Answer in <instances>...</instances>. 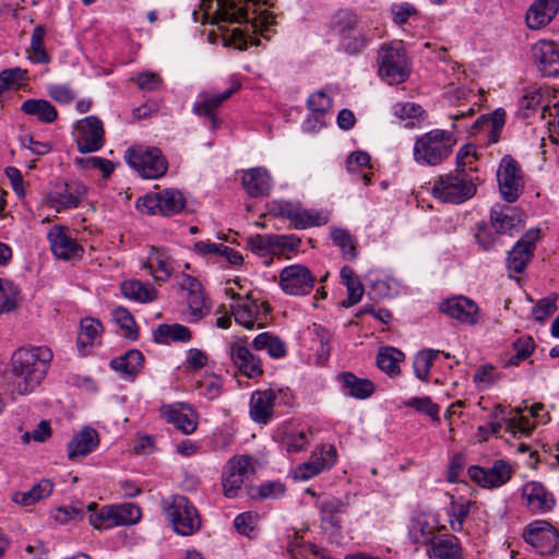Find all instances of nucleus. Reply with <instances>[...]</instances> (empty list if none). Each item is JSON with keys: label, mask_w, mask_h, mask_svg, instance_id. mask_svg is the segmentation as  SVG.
I'll return each mask as SVG.
<instances>
[{"label": "nucleus", "mask_w": 559, "mask_h": 559, "mask_svg": "<svg viewBox=\"0 0 559 559\" xmlns=\"http://www.w3.org/2000/svg\"><path fill=\"white\" fill-rule=\"evenodd\" d=\"M216 8L212 16L205 13L210 24L217 26L227 44L240 50L248 45H258L255 36L269 37V28L275 23L273 13L258 12V0H215Z\"/></svg>", "instance_id": "1"}, {"label": "nucleus", "mask_w": 559, "mask_h": 559, "mask_svg": "<svg viewBox=\"0 0 559 559\" xmlns=\"http://www.w3.org/2000/svg\"><path fill=\"white\" fill-rule=\"evenodd\" d=\"M52 352L45 346L20 348L11 357L12 393L26 395L33 392L45 378Z\"/></svg>", "instance_id": "2"}, {"label": "nucleus", "mask_w": 559, "mask_h": 559, "mask_svg": "<svg viewBox=\"0 0 559 559\" xmlns=\"http://www.w3.org/2000/svg\"><path fill=\"white\" fill-rule=\"evenodd\" d=\"M455 143L456 139L452 132L431 130L416 140L414 159L420 165H439L451 155Z\"/></svg>", "instance_id": "3"}, {"label": "nucleus", "mask_w": 559, "mask_h": 559, "mask_svg": "<svg viewBox=\"0 0 559 559\" xmlns=\"http://www.w3.org/2000/svg\"><path fill=\"white\" fill-rule=\"evenodd\" d=\"M476 185L473 177L464 169H455L435 179L432 194L442 202L461 204L474 197Z\"/></svg>", "instance_id": "4"}, {"label": "nucleus", "mask_w": 559, "mask_h": 559, "mask_svg": "<svg viewBox=\"0 0 559 559\" xmlns=\"http://www.w3.org/2000/svg\"><path fill=\"white\" fill-rule=\"evenodd\" d=\"M163 508L174 531L181 536H191L201 528V516L195 506L182 495L164 500Z\"/></svg>", "instance_id": "5"}, {"label": "nucleus", "mask_w": 559, "mask_h": 559, "mask_svg": "<svg viewBox=\"0 0 559 559\" xmlns=\"http://www.w3.org/2000/svg\"><path fill=\"white\" fill-rule=\"evenodd\" d=\"M379 74L389 84H400L408 78L406 51L401 41L383 45L378 55Z\"/></svg>", "instance_id": "6"}, {"label": "nucleus", "mask_w": 559, "mask_h": 559, "mask_svg": "<svg viewBox=\"0 0 559 559\" xmlns=\"http://www.w3.org/2000/svg\"><path fill=\"white\" fill-rule=\"evenodd\" d=\"M126 160L146 179H157L164 176L168 168L166 158L156 147H130L126 152Z\"/></svg>", "instance_id": "7"}, {"label": "nucleus", "mask_w": 559, "mask_h": 559, "mask_svg": "<svg viewBox=\"0 0 559 559\" xmlns=\"http://www.w3.org/2000/svg\"><path fill=\"white\" fill-rule=\"evenodd\" d=\"M186 206L183 194L176 189H165L158 192L146 193L136 201V209L150 215L173 216L180 213Z\"/></svg>", "instance_id": "8"}, {"label": "nucleus", "mask_w": 559, "mask_h": 559, "mask_svg": "<svg viewBox=\"0 0 559 559\" xmlns=\"http://www.w3.org/2000/svg\"><path fill=\"white\" fill-rule=\"evenodd\" d=\"M358 15L348 9L338 10L331 19V29L342 38V45L349 53L359 52L366 45V38L358 31Z\"/></svg>", "instance_id": "9"}, {"label": "nucleus", "mask_w": 559, "mask_h": 559, "mask_svg": "<svg viewBox=\"0 0 559 559\" xmlns=\"http://www.w3.org/2000/svg\"><path fill=\"white\" fill-rule=\"evenodd\" d=\"M474 109L468 108L466 111L461 110L455 114H452L450 118L453 121H460L464 119L467 116L474 115ZM506 122V111L502 108H498L495 111H492L489 115H481L478 117L472 126L467 127L464 124H456V122L452 123V128L455 130H465L469 134H477L480 131H487L488 132V142L489 143H497L500 139L502 129L504 127Z\"/></svg>", "instance_id": "10"}, {"label": "nucleus", "mask_w": 559, "mask_h": 559, "mask_svg": "<svg viewBox=\"0 0 559 559\" xmlns=\"http://www.w3.org/2000/svg\"><path fill=\"white\" fill-rule=\"evenodd\" d=\"M523 537L542 556L559 552V531L548 521H533L525 527Z\"/></svg>", "instance_id": "11"}, {"label": "nucleus", "mask_w": 559, "mask_h": 559, "mask_svg": "<svg viewBox=\"0 0 559 559\" xmlns=\"http://www.w3.org/2000/svg\"><path fill=\"white\" fill-rule=\"evenodd\" d=\"M253 473L254 467L250 456L241 455L229 459L222 475L224 496L226 498L237 497L246 478Z\"/></svg>", "instance_id": "12"}, {"label": "nucleus", "mask_w": 559, "mask_h": 559, "mask_svg": "<svg viewBox=\"0 0 559 559\" xmlns=\"http://www.w3.org/2000/svg\"><path fill=\"white\" fill-rule=\"evenodd\" d=\"M316 276L304 264H292L280 273V287L290 296H306L310 294L316 284Z\"/></svg>", "instance_id": "13"}, {"label": "nucleus", "mask_w": 559, "mask_h": 559, "mask_svg": "<svg viewBox=\"0 0 559 559\" xmlns=\"http://www.w3.org/2000/svg\"><path fill=\"white\" fill-rule=\"evenodd\" d=\"M497 178L502 199L508 203L515 202L524 187L518 162L511 156L506 155L500 162Z\"/></svg>", "instance_id": "14"}, {"label": "nucleus", "mask_w": 559, "mask_h": 559, "mask_svg": "<svg viewBox=\"0 0 559 559\" xmlns=\"http://www.w3.org/2000/svg\"><path fill=\"white\" fill-rule=\"evenodd\" d=\"M47 239L52 254L58 260H80L84 254V248L70 235L66 226H51L47 233Z\"/></svg>", "instance_id": "15"}, {"label": "nucleus", "mask_w": 559, "mask_h": 559, "mask_svg": "<svg viewBox=\"0 0 559 559\" xmlns=\"http://www.w3.org/2000/svg\"><path fill=\"white\" fill-rule=\"evenodd\" d=\"M469 478L484 488H498L507 484L513 474L511 465L504 460H497L491 467L477 465L467 471Z\"/></svg>", "instance_id": "16"}, {"label": "nucleus", "mask_w": 559, "mask_h": 559, "mask_svg": "<svg viewBox=\"0 0 559 559\" xmlns=\"http://www.w3.org/2000/svg\"><path fill=\"white\" fill-rule=\"evenodd\" d=\"M78 151L87 154L100 150L104 145V127L99 118L88 116L79 121L76 127Z\"/></svg>", "instance_id": "17"}, {"label": "nucleus", "mask_w": 559, "mask_h": 559, "mask_svg": "<svg viewBox=\"0 0 559 559\" xmlns=\"http://www.w3.org/2000/svg\"><path fill=\"white\" fill-rule=\"evenodd\" d=\"M532 60L536 69L545 76H559V45L540 39L532 48Z\"/></svg>", "instance_id": "18"}, {"label": "nucleus", "mask_w": 559, "mask_h": 559, "mask_svg": "<svg viewBox=\"0 0 559 559\" xmlns=\"http://www.w3.org/2000/svg\"><path fill=\"white\" fill-rule=\"evenodd\" d=\"M337 453L334 445H322L319 451L311 454L310 460L298 465L294 471V478L308 480L322 471L331 468L336 462Z\"/></svg>", "instance_id": "19"}, {"label": "nucleus", "mask_w": 559, "mask_h": 559, "mask_svg": "<svg viewBox=\"0 0 559 559\" xmlns=\"http://www.w3.org/2000/svg\"><path fill=\"white\" fill-rule=\"evenodd\" d=\"M539 229L527 230L514 245L507 259L508 270L516 274L524 272L527 262L532 259L536 242L539 239Z\"/></svg>", "instance_id": "20"}, {"label": "nucleus", "mask_w": 559, "mask_h": 559, "mask_svg": "<svg viewBox=\"0 0 559 559\" xmlns=\"http://www.w3.org/2000/svg\"><path fill=\"white\" fill-rule=\"evenodd\" d=\"M248 337H240L229 347V356L235 368L247 378H257L263 373L258 356L247 347Z\"/></svg>", "instance_id": "21"}, {"label": "nucleus", "mask_w": 559, "mask_h": 559, "mask_svg": "<svg viewBox=\"0 0 559 559\" xmlns=\"http://www.w3.org/2000/svg\"><path fill=\"white\" fill-rule=\"evenodd\" d=\"M316 507L320 512L321 525L324 530L341 528L340 515L347 512L349 507L348 498H337L333 496H323L318 498Z\"/></svg>", "instance_id": "22"}, {"label": "nucleus", "mask_w": 559, "mask_h": 559, "mask_svg": "<svg viewBox=\"0 0 559 559\" xmlns=\"http://www.w3.org/2000/svg\"><path fill=\"white\" fill-rule=\"evenodd\" d=\"M515 415L508 419V429L523 435H530L534 429L532 419L546 424L549 419L548 414L544 413V404L535 403L531 406L515 407Z\"/></svg>", "instance_id": "23"}, {"label": "nucleus", "mask_w": 559, "mask_h": 559, "mask_svg": "<svg viewBox=\"0 0 559 559\" xmlns=\"http://www.w3.org/2000/svg\"><path fill=\"white\" fill-rule=\"evenodd\" d=\"M523 503L534 513H546L554 509V495L539 481H528L522 488Z\"/></svg>", "instance_id": "24"}, {"label": "nucleus", "mask_w": 559, "mask_h": 559, "mask_svg": "<svg viewBox=\"0 0 559 559\" xmlns=\"http://www.w3.org/2000/svg\"><path fill=\"white\" fill-rule=\"evenodd\" d=\"M438 520L432 514L419 513L408 524V537L413 544L428 546L438 536Z\"/></svg>", "instance_id": "25"}, {"label": "nucleus", "mask_w": 559, "mask_h": 559, "mask_svg": "<svg viewBox=\"0 0 559 559\" xmlns=\"http://www.w3.org/2000/svg\"><path fill=\"white\" fill-rule=\"evenodd\" d=\"M439 309L450 318L465 324L478 321V306L469 298L457 296L442 301Z\"/></svg>", "instance_id": "26"}, {"label": "nucleus", "mask_w": 559, "mask_h": 559, "mask_svg": "<svg viewBox=\"0 0 559 559\" xmlns=\"http://www.w3.org/2000/svg\"><path fill=\"white\" fill-rule=\"evenodd\" d=\"M248 246L258 255H275L285 251H293L295 243L290 242V238L280 235H255L248 240Z\"/></svg>", "instance_id": "27"}, {"label": "nucleus", "mask_w": 559, "mask_h": 559, "mask_svg": "<svg viewBox=\"0 0 559 559\" xmlns=\"http://www.w3.org/2000/svg\"><path fill=\"white\" fill-rule=\"evenodd\" d=\"M85 194V187L82 185L63 183L47 197V203L58 212L78 207Z\"/></svg>", "instance_id": "28"}, {"label": "nucleus", "mask_w": 559, "mask_h": 559, "mask_svg": "<svg viewBox=\"0 0 559 559\" xmlns=\"http://www.w3.org/2000/svg\"><path fill=\"white\" fill-rule=\"evenodd\" d=\"M160 415L185 435L192 433L198 427L197 415L183 405H165L160 408Z\"/></svg>", "instance_id": "29"}, {"label": "nucleus", "mask_w": 559, "mask_h": 559, "mask_svg": "<svg viewBox=\"0 0 559 559\" xmlns=\"http://www.w3.org/2000/svg\"><path fill=\"white\" fill-rule=\"evenodd\" d=\"M276 392L272 389L255 391L250 399V416L258 424H266L273 415V407L277 399Z\"/></svg>", "instance_id": "30"}, {"label": "nucleus", "mask_w": 559, "mask_h": 559, "mask_svg": "<svg viewBox=\"0 0 559 559\" xmlns=\"http://www.w3.org/2000/svg\"><path fill=\"white\" fill-rule=\"evenodd\" d=\"M559 10V0H536L526 12V24L539 29L550 23Z\"/></svg>", "instance_id": "31"}, {"label": "nucleus", "mask_w": 559, "mask_h": 559, "mask_svg": "<svg viewBox=\"0 0 559 559\" xmlns=\"http://www.w3.org/2000/svg\"><path fill=\"white\" fill-rule=\"evenodd\" d=\"M337 381L344 394L357 400H365L370 397L374 391V383L366 378H358L349 371H344L337 374Z\"/></svg>", "instance_id": "32"}, {"label": "nucleus", "mask_w": 559, "mask_h": 559, "mask_svg": "<svg viewBox=\"0 0 559 559\" xmlns=\"http://www.w3.org/2000/svg\"><path fill=\"white\" fill-rule=\"evenodd\" d=\"M242 186L251 198L265 197L272 190V179L265 168L255 167L243 173Z\"/></svg>", "instance_id": "33"}, {"label": "nucleus", "mask_w": 559, "mask_h": 559, "mask_svg": "<svg viewBox=\"0 0 559 559\" xmlns=\"http://www.w3.org/2000/svg\"><path fill=\"white\" fill-rule=\"evenodd\" d=\"M428 546L429 559H463L460 540L452 534L441 535Z\"/></svg>", "instance_id": "34"}, {"label": "nucleus", "mask_w": 559, "mask_h": 559, "mask_svg": "<svg viewBox=\"0 0 559 559\" xmlns=\"http://www.w3.org/2000/svg\"><path fill=\"white\" fill-rule=\"evenodd\" d=\"M99 443L97 431L92 427H84L75 433L68 444V457L74 460L91 453Z\"/></svg>", "instance_id": "35"}, {"label": "nucleus", "mask_w": 559, "mask_h": 559, "mask_svg": "<svg viewBox=\"0 0 559 559\" xmlns=\"http://www.w3.org/2000/svg\"><path fill=\"white\" fill-rule=\"evenodd\" d=\"M240 87L239 83H233V85L221 94H204L201 99L193 106V110L198 115L206 116L211 119L213 126L216 123L214 111L218 108L226 99H228Z\"/></svg>", "instance_id": "36"}, {"label": "nucleus", "mask_w": 559, "mask_h": 559, "mask_svg": "<svg viewBox=\"0 0 559 559\" xmlns=\"http://www.w3.org/2000/svg\"><path fill=\"white\" fill-rule=\"evenodd\" d=\"M476 502L466 500L463 498L456 499L453 495H450V503L447 508V516L449 520L450 527L453 532H462L464 528V522L468 518L471 510L475 507Z\"/></svg>", "instance_id": "37"}, {"label": "nucleus", "mask_w": 559, "mask_h": 559, "mask_svg": "<svg viewBox=\"0 0 559 559\" xmlns=\"http://www.w3.org/2000/svg\"><path fill=\"white\" fill-rule=\"evenodd\" d=\"M53 490V484L49 479H41L27 491H16L12 495V500L21 506L29 507L36 502L48 498Z\"/></svg>", "instance_id": "38"}, {"label": "nucleus", "mask_w": 559, "mask_h": 559, "mask_svg": "<svg viewBox=\"0 0 559 559\" xmlns=\"http://www.w3.org/2000/svg\"><path fill=\"white\" fill-rule=\"evenodd\" d=\"M144 364L143 354L138 349H130L123 355L112 359L110 367L129 377H135Z\"/></svg>", "instance_id": "39"}, {"label": "nucleus", "mask_w": 559, "mask_h": 559, "mask_svg": "<svg viewBox=\"0 0 559 559\" xmlns=\"http://www.w3.org/2000/svg\"><path fill=\"white\" fill-rule=\"evenodd\" d=\"M121 293L128 298L138 302H151L157 298L156 289L138 280H129L121 283Z\"/></svg>", "instance_id": "40"}, {"label": "nucleus", "mask_w": 559, "mask_h": 559, "mask_svg": "<svg viewBox=\"0 0 559 559\" xmlns=\"http://www.w3.org/2000/svg\"><path fill=\"white\" fill-rule=\"evenodd\" d=\"M296 228L306 229L313 226H321L328 222V217L319 212H312L304 209H288L284 212Z\"/></svg>", "instance_id": "41"}, {"label": "nucleus", "mask_w": 559, "mask_h": 559, "mask_svg": "<svg viewBox=\"0 0 559 559\" xmlns=\"http://www.w3.org/2000/svg\"><path fill=\"white\" fill-rule=\"evenodd\" d=\"M21 110L26 115L35 116L44 123H51L58 118L57 109L46 99H26L23 102Z\"/></svg>", "instance_id": "42"}, {"label": "nucleus", "mask_w": 559, "mask_h": 559, "mask_svg": "<svg viewBox=\"0 0 559 559\" xmlns=\"http://www.w3.org/2000/svg\"><path fill=\"white\" fill-rule=\"evenodd\" d=\"M97 503L91 502L86 506V511L90 513L88 521L96 530H108L118 526L115 519L114 506H104L97 510Z\"/></svg>", "instance_id": "43"}, {"label": "nucleus", "mask_w": 559, "mask_h": 559, "mask_svg": "<svg viewBox=\"0 0 559 559\" xmlns=\"http://www.w3.org/2000/svg\"><path fill=\"white\" fill-rule=\"evenodd\" d=\"M154 340L157 343L173 342H189L191 340L190 330L178 323L174 324H159L154 331Z\"/></svg>", "instance_id": "44"}, {"label": "nucleus", "mask_w": 559, "mask_h": 559, "mask_svg": "<svg viewBox=\"0 0 559 559\" xmlns=\"http://www.w3.org/2000/svg\"><path fill=\"white\" fill-rule=\"evenodd\" d=\"M21 301L20 287L11 281L0 278V313L13 311Z\"/></svg>", "instance_id": "45"}, {"label": "nucleus", "mask_w": 559, "mask_h": 559, "mask_svg": "<svg viewBox=\"0 0 559 559\" xmlns=\"http://www.w3.org/2000/svg\"><path fill=\"white\" fill-rule=\"evenodd\" d=\"M404 358V354L394 347L382 348L377 356L378 367L389 374L394 377L400 373L399 362Z\"/></svg>", "instance_id": "46"}, {"label": "nucleus", "mask_w": 559, "mask_h": 559, "mask_svg": "<svg viewBox=\"0 0 559 559\" xmlns=\"http://www.w3.org/2000/svg\"><path fill=\"white\" fill-rule=\"evenodd\" d=\"M145 267H148L151 274L155 280L166 282L173 272L171 264L169 262V258L160 251H153L147 263L144 264Z\"/></svg>", "instance_id": "47"}, {"label": "nucleus", "mask_w": 559, "mask_h": 559, "mask_svg": "<svg viewBox=\"0 0 559 559\" xmlns=\"http://www.w3.org/2000/svg\"><path fill=\"white\" fill-rule=\"evenodd\" d=\"M46 35V28L43 25H38L34 28L31 37L29 47V59L35 63H48L50 57L44 47V37Z\"/></svg>", "instance_id": "48"}, {"label": "nucleus", "mask_w": 559, "mask_h": 559, "mask_svg": "<svg viewBox=\"0 0 559 559\" xmlns=\"http://www.w3.org/2000/svg\"><path fill=\"white\" fill-rule=\"evenodd\" d=\"M112 318L121 330L122 335L130 340L135 341L139 336L138 328L134 318L128 309L117 307L112 310Z\"/></svg>", "instance_id": "49"}, {"label": "nucleus", "mask_w": 559, "mask_h": 559, "mask_svg": "<svg viewBox=\"0 0 559 559\" xmlns=\"http://www.w3.org/2000/svg\"><path fill=\"white\" fill-rule=\"evenodd\" d=\"M103 324L99 320L85 318L81 321V329L78 335V345L87 347L94 344L95 340L100 336Z\"/></svg>", "instance_id": "50"}, {"label": "nucleus", "mask_w": 559, "mask_h": 559, "mask_svg": "<svg viewBox=\"0 0 559 559\" xmlns=\"http://www.w3.org/2000/svg\"><path fill=\"white\" fill-rule=\"evenodd\" d=\"M501 205H497L490 211V221L497 234H507L511 231L519 223L516 216L509 215Z\"/></svg>", "instance_id": "51"}, {"label": "nucleus", "mask_w": 559, "mask_h": 559, "mask_svg": "<svg viewBox=\"0 0 559 559\" xmlns=\"http://www.w3.org/2000/svg\"><path fill=\"white\" fill-rule=\"evenodd\" d=\"M392 111L395 117L402 121H406L405 126H415L423 119V108L411 102L396 103L392 107Z\"/></svg>", "instance_id": "52"}, {"label": "nucleus", "mask_w": 559, "mask_h": 559, "mask_svg": "<svg viewBox=\"0 0 559 559\" xmlns=\"http://www.w3.org/2000/svg\"><path fill=\"white\" fill-rule=\"evenodd\" d=\"M440 350L425 349L419 352L413 362L415 376L423 381L428 380L430 368L440 354Z\"/></svg>", "instance_id": "53"}, {"label": "nucleus", "mask_w": 559, "mask_h": 559, "mask_svg": "<svg viewBox=\"0 0 559 559\" xmlns=\"http://www.w3.org/2000/svg\"><path fill=\"white\" fill-rule=\"evenodd\" d=\"M512 347L515 353L504 360V367L518 366L527 359L532 355L535 344L532 337H520L513 342Z\"/></svg>", "instance_id": "54"}, {"label": "nucleus", "mask_w": 559, "mask_h": 559, "mask_svg": "<svg viewBox=\"0 0 559 559\" xmlns=\"http://www.w3.org/2000/svg\"><path fill=\"white\" fill-rule=\"evenodd\" d=\"M257 305H236L231 307V313L235 321L248 330H252L255 325Z\"/></svg>", "instance_id": "55"}, {"label": "nucleus", "mask_w": 559, "mask_h": 559, "mask_svg": "<svg viewBox=\"0 0 559 559\" xmlns=\"http://www.w3.org/2000/svg\"><path fill=\"white\" fill-rule=\"evenodd\" d=\"M558 295L551 294L537 301L536 306L532 310V316L538 322H545L557 309Z\"/></svg>", "instance_id": "56"}, {"label": "nucleus", "mask_w": 559, "mask_h": 559, "mask_svg": "<svg viewBox=\"0 0 559 559\" xmlns=\"http://www.w3.org/2000/svg\"><path fill=\"white\" fill-rule=\"evenodd\" d=\"M199 393L209 400H214L221 395L222 379L215 374H206L197 382Z\"/></svg>", "instance_id": "57"}, {"label": "nucleus", "mask_w": 559, "mask_h": 559, "mask_svg": "<svg viewBox=\"0 0 559 559\" xmlns=\"http://www.w3.org/2000/svg\"><path fill=\"white\" fill-rule=\"evenodd\" d=\"M187 301L193 320H200L209 312V306L203 287L189 294Z\"/></svg>", "instance_id": "58"}, {"label": "nucleus", "mask_w": 559, "mask_h": 559, "mask_svg": "<svg viewBox=\"0 0 559 559\" xmlns=\"http://www.w3.org/2000/svg\"><path fill=\"white\" fill-rule=\"evenodd\" d=\"M332 240L334 243L342 248L343 254L346 259L353 260L356 258V246L346 229L335 228L331 233Z\"/></svg>", "instance_id": "59"}, {"label": "nucleus", "mask_w": 559, "mask_h": 559, "mask_svg": "<svg viewBox=\"0 0 559 559\" xmlns=\"http://www.w3.org/2000/svg\"><path fill=\"white\" fill-rule=\"evenodd\" d=\"M404 405L431 417L433 420H439V406L429 396L412 397L405 401Z\"/></svg>", "instance_id": "60"}, {"label": "nucleus", "mask_w": 559, "mask_h": 559, "mask_svg": "<svg viewBox=\"0 0 559 559\" xmlns=\"http://www.w3.org/2000/svg\"><path fill=\"white\" fill-rule=\"evenodd\" d=\"M115 519L119 525H130L136 523L141 518V510L132 503L114 506Z\"/></svg>", "instance_id": "61"}, {"label": "nucleus", "mask_w": 559, "mask_h": 559, "mask_svg": "<svg viewBox=\"0 0 559 559\" xmlns=\"http://www.w3.org/2000/svg\"><path fill=\"white\" fill-rule=\"evenodd\" d=\"M283 445L289 453H296L305 449L308 443L307 431L293 429L285 432L283 437Z\"/></svg>", "instance_id": "62"}, {"label": "nucleus", "mask_w": 559, "mask_h": 559, "mask_svg": "<svg viewBox=\"0 0 559 559\" xmlns=\"http://www.w3.org/2000/svg\"><path fill=\"white\" fill-rule=\"evenodd\" d=\"M490 416L491 420L488 424L478 427V436L481 441L487 440L490 435H497L501 429V421L507 420L501 406H496Z\"/></svg>", "instance_id": "63"}, {"label": "nucleus", "mask_w": 559, "mask_h": 559, "mask_svg": "<svg viewBox=\"0 0 559 559\" xmlns=\"http://www.w3.org/2000/svg\"><path fill=\"white\" fill-rule=\"evenodd\" d=\"M257 493H251L252 498H259V499H277L282 496H284L286 491V487L281 481H266L264 484H261L255 489Z\"/></svg>", "instance_id": "64"}]
</instances>
